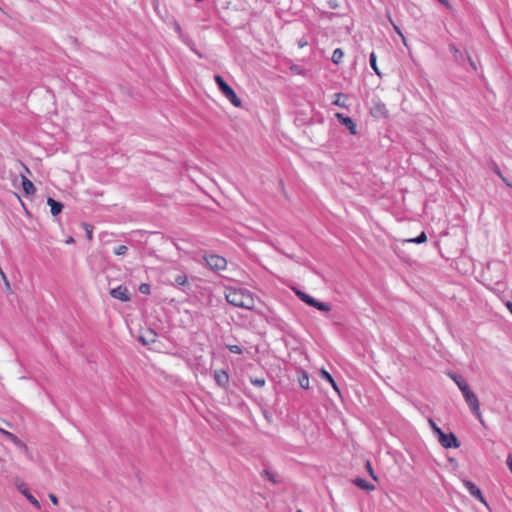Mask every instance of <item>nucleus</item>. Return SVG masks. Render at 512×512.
<instances>
[{"label": "nucleus", "mask_w": 512, "mask_h": 512, "mask_svg": "<svg viewBox=\"0 0 512 512\" xmlns=\"http://www.w3.org/2000/svg\"><path fill=\"white\" fill-rule=\"evenodd\" d=\"M225 298L229 304L247 310L253 309L255 305L253 295L244 288H226Z\"/></svg>", "instance_id": "f257e3e1"}, {"label": "nucleus", "mask_w": 512, "mask_h": 512, "mask_svg": "<svg viewBox=\"0 0 512 512\" xmlns=\"http://www.w3.org/2000/svg\"><path fill=\"white\" fill-rule=\"evenodd\" d=\"M214 80L217 83L222 94L235 106H241V100L238 98L234 90L224 81L220 75H215Z\"/></svg>", "instance_id": "f03ea898"}, {"label": "nucleus", "mask_w": 512, "mask_h": 512, "mask_svg": "<svg viewBox=\"0 0 512 512\" xmlns=\"http://www.w3.org/2000/svg\"><path fill=\"white\" fill-rule=\"evenodd\" d=\"M462 394L472 414L475 415L480 422H483L477 395L470 389V387L464 390Z\"/></svg>", "instance_id": "7ed1b4c3"}, {"label": "nucleus", "mask_w": 512, "mask_h": 512, "mask_svg": "<svg viewBox=\"0 0 512 512\" xmlns=\"http://www.w3.org/2000/svg\"><path fill=\"white\" fill-rule=\"evenodd\" d=\"M435 433L438 436L439 443L446 449L458 448L460 441L453 433H444L439 427H435Z\"/></svg>", "instance_id": "20e7f679"}, {"label": "nucleus", "mask_w": 512, "mask_h": 512, "mask_svg": "<svg viewBox=\"0 0 512 512\" xmlns=\"http://www.w3.org/2000/svg\"><path fill=\"white\" fill-rule=\"evenodd\" d=\"M295 292H296V295L307 305L312 306L322 312H329L331 310V307L329 304L324 303V302H319L312 296H310L307 293L302 292L300 290H296Z\"/></svg>", "instance_id": "39448f33"}, {"label": "nucleus", "mask_w": 512, "mask_h": 512, "mask_svg": "<svg viewBox=\"0 0 512 512\" xmlns=\"http://www.w3.org/2000/svg\"><path fill=\"white\" fill-rule=\"evenodd\" d=\"M206 264L215 271L224 270L227 265L225 258L219 255H209L205 257Z\"/></svg>", "instance_id": "423d86ee"}, {"label": "nucleus", "mask_w": 512, "mask_h": 512, "mask_svg": "<svg viewBox=\"0 0 512 512\" xmlns=\"http://www.w3.org/2000/svg\"><path fill=\"white\" fill-rule=\"evenodd\" d=\"M15 484L19 492L22 493L34 507H36L37 509L41 508L39 501L29 492L23 481L17 478L15 480Z\"/></svg>", "instance_id": "0eeeda50"}, {"label": "nucleus", "mask_w": 512, "mask_h": 512, "mask_svg": "<svg viewBox=\"0 0 512 512\" xmlns=\"http://www.w3.org/2000/svg\"><path fill=\"white\" fill-rule=\"evenodd\" d=\"M463 484H464V486L466 487V489L468 490V492L470 493L471 496H473L474 498L478 499L483 504L487 505V503L485 501V498L482 495L481 490L473 482H471L469 480H464Z\"/></svg>", "instance_id": "6e6552de"}, {"label": "nucleus", "mask_w": 512, "mask_h": 512, "mask_svg": "<svg viewBox=\"0 0 512 512\" xmlns=\"http://www.w3.org/2000/svg\"><path fill=\"white\" fill-rule=\"evenodd\" d=\"M110 294L113 298L119 299L123 302H127L130 300V295L128 289L124 286H118L110 291Z\"/></svg>", "instance_id": "1a4fd4ad"}, {"label": "nucleus", "mask_w": 512, "mask_h": 512, "mask_svg": "<svg viewBox=\"0 0 512 512\" xmlns=\"http://www.w3.org/2000/svg\"><path fill=\"white\" fill-rule=\"evenodd\" d=\"M335 117L339 120L341 124H343L350 131L352 135H355L357 133L356 124L350 117L344 116L341 113H336Z\"/></svg>", "instance_id": "9d476101"}, {"label": "nucleus", "mask_w": 512, "mask_h": 512, "mask_svg": "<svg viewBox=\"0 0 512 512\" xmlns=\"http://www.w3.org/2000/svg\"><path fill=\"white\" fill-rule=\"evenodd\" d=\"M447 375L455 382L461 392L469 387L468 383L463 379L461 375L452 371L447 372Z\"/></svg>", "instance_id": "9b49d317"}, {"label": "nucleus", "mask_w": 512, "mask_h": 512, "mask_svg": "<svg viewBox=\"0 0 512 512\" xmlns=\"http://www.w3.org/2000/svg\"><path fill=\"white\" fill-rule=\"evenodd\" d=\"M21 182L26 195H33L35 193L36 189L34 184L24 174H21Z\"/></svg>", "instance_id": "f8f14e48"}, {"label": "nucleus", "mask_w": 512, "mask_h": 512, "mask_svg": "<svg viewBox=\"0 0 512 512\" xmlns=\"http://www.w3.org/2000/svg\"><path fill=\"white\" fill-rule=\"evenodd\" d=\"M47 204L50 206L51 214L53 216H57L58 214H60L63 209V205L60 202L54 200L53 198H48Z\"/></svg>", "instance_id": "ddd939ff"}, {"label": "nucleus", "mask_w": 512, "mask_h": 512, "mask_svg": "<svg viewBox=\"0 0 512 512\" xmlns=\"http://www.w3.org/2000/svg\"><path fill=\"white\" fill-rule=\"evenodd\" d=\"M214 378L218 385L224 387L229 380L228 374L223 370L215 371Z\"/></svg>", "instance_id": "4468645a"}, {"label": "nucleus", "mask_w": 512, "mask_h": 512, "mask_svg": "<svg viewBox=\"0 0 512 512\" xmlns=\"http://www.w3.org/2000/svg\"><path fill=\"white\" fill-rule=\"evenodd\" d=\"M0 433L3 434L9 441L18 447H25L24 443L13 433L0 428Z\"/></svg>", "instance_id": "2eb2a0df"}, {"label": "nucleus", "mask_w": 512, "mask_h": 512, "mask_svg": "<svg viewBox=\"0 0 512 512\" xmlns=\"http://www.w3.org/2000/svg\"><path fill=\"white\" fill-rule=\"evenodd\" d=\"M320 376L322 379L328 381L331 386L333 387V389L339 394L340 393V390L336 384V382L334 381L333 377L331 376V374L326 371L325 369H321L320 370Z\"/></svg>", "instance_id": "dca6fc26"}, {"label": "nucleus", "mask_w": 512, "mask_h": 512, "mask_svg": "<svg viewBox=\"0 0 512 512\" xmlns=\"http://www.w3.org/2000/svg\"><path fill=\"white\" fill-rule=\"evenodd\" d=\"M354 484L365 491H372L375 489V486L373 484L369 483L363 478H356L354 480Z\"/></svg>", "instance_id": "f3484780"}, {"label": "nucleus", "mask_w": 512, "mask_h": 512, "mask_svg": "<svg viewBox=\"0 0 512 512\" xmlns=\"http://www.w3.org/2000/svg\"><path fill=\"white\" fill-rule=\"evenodd\" d=\"M171 24H172V27H173V29L175 30V32L178 34L179 38H180V39H181L185 44L190 45V40H189V39H188V38L183 34V32H182V29H181L180 25H179L176 21H174V20H172V21H171Z\"/></svg>", "instance_id": "a211bd4d"}, {"label": "nucleus", "mask_w": 512, "mask_h": 512, "mask_svg": "<svg viewBox=\"0 0 512 512\" xmlns=\"http://www.w3.org/2000/svg\"><path fill=\"white\" fill-rule=\"evenodd\" d=\"M343 56H344L343 50L340 48H337L333 51L331 60L334 64H339L342 61Z\"/></svg>", "instance_id": "6ab92c4d"}, {"label": "nucleus", "mask_w": 512, "mask_h": 512, "mask_svg": "<svg viewBox=\"0 0 512 512\" xmlns=\"http://www.w3.org/2000/svg\"><path fill=\"white\" fill-rule=\"evenodd\" d=\"M369 63H370L371 68L374 70V72L378 76H380V71H379L378 66H377V57H376V54L374 52H372L370 54Z\"/></svg>", "instance_id": "aec40b11"}, {"label": "nucleus", "mask_w": 512, "mask_h": 512, "mask_svg": "<svg viewBox=\"0 0 512 512\" xmlns=\"http://www.w3.org/2000/svg\"><path fill=\"white\" fill-rule=\"evenodd\" d=\"M298 382H299V385L303 389H308L309 388V377H308L307 373H305V372L301 373V375L298 378Z\"/></svg>", "instance_id": "412c9836"}, {"label": "nucleus", "mask_w": 512, "mask_h": 512, "mask_svg": "<svg viewBox=\"0 0 512 512\" xmlns=\"http://www.w3.org/2000/svg\"><path fill=\"white\" fill-rule=\"evenodd\" d=\"M187 283V276L185 274H179L174 279L175 286H184Z\"/></svg>", "instance_id": "4be33fe9"}, {"label": "nucleus", "mask_w": 512, "mask_h": 512, "mask_svg": "<svg viewBox=\"0 0 512 512\" xmlns=\"http://www.w3.org/2000/svg\"><path fill=\"white\" fill-rule=\"evenodd\" d=\"M127 251H128V248L125 245H119V246L115 247L113 250L114 254L118 255V256L125 255L127 253Z\"/></svg>", "instance_id": "5701e85b"}, {"label": "nucleus", "mask_w": 512, "mask_h": 512, "mask_svg": "<svg viewBox=\"0 0 512 512\" xmlns=\"http://www.w3.org/2000/svg\"><path fill=\"white\" fill-rule=\"evenodd\" d=\"M227 348L231 353H234V354L242 353V348L238 345H228Z\"/></svg>", "instance_id": "b1692460"}, {"label": "nucleus", "mask_w": 512, "mask_h": 512, "mask_svg": "<svg viewBox=\"0 0 512 512\" xmlns=\"http://www.w3.org/2000/svg\"><path fill=\"white\" fill-rule=\"evenodd\" d=\"M335 96L336 100L333 103L337 106L345 107V104L340 100L342 97H344V95L342 93H337Z\"/></svg>", "instance_id": "393cba45"}, {"label": "nucleus", "mask_w": 512, "mask_h": 512, "mask_svg": "<svg viewBox=\"0 0 512 512\" xmlns=\"http://www.w3.org/2000/svg\"><path fill=\"white\" fill-rule=\"evenodd\" d=\"M0 276H1V278H2V280H3V282H4V284H5V286H6L7 288H9V287H10V283H9V281H8V279H7L6 274L3 272V270H2V268H1V267H0Z\"/></svg>", "instance_id": "a878e982"}, {"label": "nucleus", "mask_w": 512, "mask_h": 512, "mask_svg": "<svg viewBox=\"0 0 512 512\" xmlns=\"http://www.w3.org/2000/svg\"><path fill=\"white\" fill-rule=\"evenodd\" d=\"M252 384H254L255 386L257 387H262L265 385V380L264 379H254V380H251Z\"/></svg>", "instance_id": "bb28decb"}, {"label": "nucleus", "mask_w": 512, "mask_h": 512, "mask_svg": "<svg viewBox=\"0 0 512 512\" xmlns=\"http://www.w3.org/2000/svg\"><path fill=\"white\" fill-rule=\"evenodd\" d=\"M139 290L141 293L147 294L149 293L150 287L148 284H141Z\"/></svg>", "instance_id": "cd10ccee"}, {"label": "nucleus", "mask_w": 512, "mask_h": 512, "mask_svg": "<svg viewBox=\"0 0 512 512\" xmlns=\"http://www.w3.org/2000/svg\"><path fill=\"white\" fill-rule=\"evenodd\" d=\"M492 169L500 178L504 176L497 164L494 163Z\"/></svg>", "instance_id": "c85d7f7f"}, {"label": "nucleus", "mask_w": 512, "mask_h": 512, "mask_svg": "<svg viewBox=\"0 0 512 512\" xmlns=\"http://www.w3.org/2000/svg\"><path fill=\"white\" fill-rule=\"evenodd\" d=\"M426 240H427V236H426L425 232H421L420 234H418V244L423 243Z\"/></svg>", "instance_id": "c756f323"}, {"label": "nucleus", "mask_w": 512, "mask_h": 512, "mask_svg": "<svg viewBox=\"0 0 512 512\" xmlns=\"http://www.w3.org/2000/svg\"><path fill=\"white\" fill-rule=\"evenodd\" d=\"M366 466H367L369 474L373 477L374 480H376L377 478H376V476L374 474V471H373L369 461L366 462Z\"/></svg>", "instance_id": "7c9ffc66"}, {"label": "nucleus", "mask_w": 512, "mask_h": 512, "mask_svg": "<svg viewBox=\"0 0 512 512\" xmlns=\"http://www.w3.org/2000/svg\"><path fill=\"white\" fill-rule=\"evenodd\" d=\"M49 499L51 500V502H52L54 505H57V504H58V498L56 497V495H55V494L50 493V494H49Z\"/></svg>", "instance_id": "2f4dec72"}, {"label": "nucleus", "mask_w": 512, "mask_h": 512, "mask_svg": "<svg viewBox=\"0 0 512 512\" xmlns=\"http://www.w3.org/2000/svg\"><path fill=\"white\" fill-rule=\"evenodd\" d=\"M506 463H507L510 471L512 472V454H508Z\"/></svg>", "instance_id": "473e14b6"}, {"label": "nucleus", "mask_w": 512, "mask_h": 512, "mask_svg": "<svg viewBox=\"0 0 512 512\" xmlns=\"http://www.w3.org/2000/svg\"><path fill=\"white\" fill-rule=\"evenodd\" d=\"M394 26V29L397 31V33L399 34V36L402 38L403 40V43L406 45V40H405V37L404 35L401 33V31L399 30V28L396 26V25H393Z\"/></svg>", "instance_id": "72a5a7b5"}, {"label": "nucleus", "mask_w": 512, "mask_h": 512, "mask_svg": "<svg viewBox=\"0 0 512 512\" xmlns=\"http://www.w3.org/2000/svg\"><path fill=\"white\" fill-rule=\"evenodd\" d=\"M264 473L269 480H271L272 482H275L274 476L271 472H269L268 470H265Z\"/></svg>", "instance_id": "f704fd0d"}, {"label": "nucleus", "mask_w": 512, "mask_h": 512, "mask_svg": "<svg viewBox=\"0 0 512 512\" xmlns=\"http://www.w3.org/2000/svg\"><path fill=\"white\" fill-rule=\"evenodd\" d=\"M86 233H87V238H88L89 240H91V239H92V237H93V233H92V230H91V229H89V227H88L87 225H86Z\"/></svg>", "instance_id": "c9c22d12"}, {"label": "nucleus", "mask_w": 512, "mask_h": 512, "mask_svg": "<svg viewBox=\"0 0 512 512\" xmlns=\"http://www.w3.org/2000/svg\"><path fill=\"white\" fill-rule=\"evenodd\" d=\"M375 110H377V112L382 114L384 112V110H385V107L383 105H377Z\"/></svg>", "instance_id": "e433bc0d"}, {"label": "nucleus", "mask_w": 512, "mask_h": 512, "mask_svg": "<svg viewBox=\"0 0 512 512\" xmlns=\"http://www.w3.org/2000/svg\"><path fill=\"white\" fill-rule=\"evenodd\" d=\"M501 180L505 183L506 186L512 188V184L508 181V179L505 176L501 177Z\"/></svg>", "instance_id": "4c0bfd02"}, {"label": "nucleus", "mask_w": 512, "mask_h": 512, "mask_svg": "<svg viewBox=\"0 0 512 512\" xmlns=\"http://www.w3.org/2000/svg\"><path fill=\"white\" fill-rule=\"evenodd\" d=\"M450 51L453 52L455 58L457 59V55L456 53L458 52V50L455 48V46L453 45H450Z\"/></svg>", "instance_id": "58836bf2"}, {"label": "nucleus", "mask_w": 512, "mask_h": 512, "mask_svg": "<svg viewBox=\"0 0 512 512\" xmlns=\"http://www.w3.org/2000/svg\"><path fill=\"white\" fill-rule=\"evenodd\" d=\"M506 307L512 313V302L511 301L506 302Z\"/></svg>", "instance_id": "ea45409f"}, {"label": "nucleus", "mask_w": 512, "mask_h": 512, "mask_svg": "<svg viewBox=\"0 0 512 512\" xmlns=\"http://www.w3.org/2000/svg\"><path fill=\"white\" fill-rule=\"evenodd\" d=\"M428 421H429L431 427L433 428V430L435 431V427H438V426L435 424V422L432 419H429Z\"/></svg>", "instance_id": "a19ab883"}, {"label": "nucleus", "mask_w": 512, "mask_h": 512, "mask_svg": "<svg viewBox=\"0 0 512 512\" xmlns=\"http://www.w3.org/2000/svg\"><path fill=\"white\" fill-rule=\"evenodd\" d=\"M306 45H307V41H302V40L299 41V47L302 48V47H304Z\"/></svg>", "instance_id": "79ce46f5"}, {"label": "nucleus", "mask_w": 512, "mask_h": 512, "mask_svg": "<svg viewBox=\"0 0 512 512\" xmlns=\"http://www.w3.org/2000/svg\"><path fill=\"white\" fill-rule=\"evenodd\" d=\"M154 8H155V11H156L157 13H160V5H159V2L155 5V7H154Z\"/></svg>", "instance_id": "37998d69"}, {"label": "nucleus", "mask_w": 512, "mask_h": 512, "mask_svg": "<svg viewBox=\"0 0 512 512\" xmlns=\"http://www.w3.org/2000/svg\"><path fill=\"white\" fill-rule=\"evenodd\" d=\"M22 167L27 173H30L29 169L25 165H22Z\"/></svg>", "instance_id": "c03bdc74"}, {"label": "nucleus", "mask_w": 512, "mask_h": 512, "mask_svg": "<svg viewBox=\"0 0 512 512\" xmlns=\"http://www.w3.org/2000/svg\"><path fill=\"white\" fill-rule=\"evenodd\" d=\"M443 3L446 5V7H447V8H450V2L445 1V2H443Z\"/></svg>", "instance_id": "a18cd8bd"}, {"label": "nucleus", "mask_w": 512, "mask_h": 512, "mask_svg": "<svg viewBox=\"0 0 512 512\" xmlns=\"http://www.w3.org/2000/svg\"><path fill=\"white\" fill-rule=\"evenodd\" d=\"M408 242H413V243H416V238H412V239H409L407 240Z\"/></svg>", "instance_id": "49530a36"}, {"label": "nucleus", "mask_w": 512, "mask_h": 512, "mask_svg": "<svg viewBox=\"0 0 512 512\" xmlns=\"http://www.w3.org/2000/svg\"><path fill=\"white\" fill-rule=\"evenodd\" d=\"M140 340H141L144 344H146V343H147L144 337H140Z\"/></svg>", "instance_id": "de8ad7c7"}, {"label": "nucleus", "mask_w": 512, "mask_h": 512, "mask_svg": "<svg viewBox=\"0 0 512 512\" xmlns=\"http://www.w3.org/2000/svg\"><path fill=\"white\" fill-rule=\"evenodd\" d=\"M298 512H302L301 510H299Z\"/></svg>", "instance_id": "09e8293b"}]
</instances>
